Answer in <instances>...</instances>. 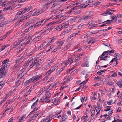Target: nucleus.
I'll list each match as a JSON object with an SVG mask.
<instances>
[{"label": "nucleus", "mask_w": 122, "mask_h": 122, "mask_svg": "<svg viewBox=\"0 0 122 122\" xmlns=\"http://www.w3.org/2000/svg\"><path fill=\"white\" fill-rule=\"evenodd\" d=\"M114 51L115 50L113 49L109 51H107L104 52L99 57L100 58V60H104L105 61L107 60L106 59L109 57L107 56L108 55V54L113 53Z\"/></svg>", "instance_id": "1"}, {"label": "nucleus", "mask_w": 122, "mask_h": 122, "mask_svg": "<svg viewBox=\"0 0 122 122\" xmlns=\"http://www.w3.org/2000/svg\"><path fill=\"white\" fill-rule=\"evenodd\" d=\"M56 0H53L49 1L47 2L44 4L42 6L43 8L47 6L48 8H51L52 7H55L56 5H55V2Z\"/></svg>", "instance_id": "2"}, {"label": "nucleus", "mask_w": 122, "mask_h": 122, "mask_svg": "<svg viewBox=\"0 0 122 122\" xmlns=\"http://www.w3.org/2000/svg\"><path fill=\"white\" fill-rule=\"evenodd\" d=\"M33 12L32 11H31L28 13L26 16H22L20 19V21H21L22 23L24 22L27 19L29 18L31 16Z\"/></svg>", "instance_id": "3"}, {"label": "nucleus", "mask_w": 122, "mask_h": 122, "mask_svg": "<svg viewBox=\"0 0 122 122\" xmlns=\"http://www.w3.org/2000/svg\"><path fill=\"white\" fill-rule=\"evenodd\" d=\"M24 59V57L22 56H19L15 61V62L16 63V64L15 65V66L16 67L19 65L23 61Z\"/></svg>", "instance_id": "4"}, {"label": "nucleus", "mask_w": 122, "mask_h": 122, "mask_svg": "<svg viewBox=\"0 0 122 122\" xmlns=\"http://www.w3.org/2000/svg\"><path fill=\"white\" fill-rule=\"evenodd\" d=\"M42 77V75L40 76H38V75L35 76L32 78H31L32 82L33 83L35 82L38 80L41 79Z\"/></svg>", "instance_id": "5"}, {"label": "nucleus", "mask_w": 122, "mask_h": 122, "mask_svg": "<svg viewBox=\"0 0 122 122\" xmlns=\"http://www.w3.org/2000/svg\"><path fill=\"white\" fill-rule=\"evenodd\" d=\"M19 74L17 78V80L19 81L24 76L25 74V72H24V70L23 69L20 70L19 72Z\"/></svg>", "instance_id": "6"}, {"label": "nucleus", "mask_w": 122, "mask_h": 122, "mask_svg": "<svg viewBox=\"0 0 122 122\" xmlns=\"http://www.w3.org/2000/svg\"><path fill=\"white\" fill-rule=\"evenodd\" d=\"M51 96V93H47L45 95V98L43 100V102H46L47 100H49L50 97Z\"/></svg>", "instance_id": "7"}, {"label": "nucleus", "mask_w": 122, "mask_h": 122, "mask_svg": "<svg viewBox=\"0 0 122 122\" xmlns=\"http://www.w3.org/2000/svg\"><path fill=\"white\" fill-rule=\"evenodd\" d=\"M41 113V111H39L37 112L35 114L33 115L30 117V118L34 121L36 117H37L39 114Z\"/></svg>", "instance_id": "8"}, {"label": "nucleus", "mask_w": 122, "mask_h": 122, "mask_svg": "<svg viewBox=\"0 0 122 122\" xmlns=\"http://www.w3.org/2000/svg\"><path fill=\"white\" fill-rule=\"evenodd\" d=\"M6 67V66L5 65L2 67L0 69V73H6L5 70V67Z\"/></svg>", "instance_id": "9"}, {"label": "nucleus", "mask_w": 122, "mask_h": 122, "mask_svg": "<svg viewBox=\"0 0 122 122\" xmlns=\"http://www.w3.org/2000/svg\"><path fill=\"white\" fill-rule=\"evenodd\" d=\"M43 11V10H41L40 9L38 10L34 13L32 15H38L41 14Z\"/></svg>", "instance_id": "10"}, {"label": "nucleus", "mask_w": 122, "mask_h": 122, "mask_svg": "<svg viewBox=\"0 0 122 122\" xmlns=\"http://www.w3.org/2000/svg\"><path fill=\"white\" fill-rule=\"evenodd\" d=\"M114 82L120 88L122 87V82H121L120 81H117L116 80H114Z\"/></svg>", "instance_id": "11"}, {"label": "nucleus", "mask_w": 122, "mask_h": 122, "mask_svg": "<svg viewBox=\"0 0 122 122\" xmlns=\"http://www.w3.org/2000/svg\"><path fill=\"white\" fill-rule=\"evenodd\" d=\"M64 43V41H59L57 43V46L58 48L60 49L61 48V47L62 45V44Z\"/></svg>", "instance_id": "12"}, {"label": "nucleus", "mask_w": 122, "mask_h": 122, "mask_svg": "<svg viewBox=\"0 0 122 122\" xmlns=\"http://www.w3.org/2000/svg\"><path fill=\"white\" fill-rule=\"evenodd\" d=\"M14 108V106L10 107L9 108L6 110L4 112H6L7 114H9L13 110Z\"/></svg>", "instance_id": "13"}, {"label": "nucleus", "mask_w": 122, "mask_h": 122, "mask_svg": "<svg viewBox=\"0 0 122 122\" xmlns=\"http://www.w3.org/2000/svg\"><path fill=\"white\" fill-rule=\"evenodd\" d=\"M67 26L66 25V23H64L61 25H59L60 28H61V29L66 28L67 27Z\"/></svg>", "instance_id": "14"}, {"label": "nucleus", "mask_w": 122, "mask_h": 122, "mask_svg": "<svg viewBox=\"0 0 122 122\" xmlns=\"http://www.w3.org/2000/svg\"><path fill=\"white\" fill-rule=\"evenodd\" d=\"M26 12L25 8L20 10L18 12L19 15L23 14L24 13Z\"/></svg>", "instance_id": "15"}, {"label": "nucleus", "mask_w": 122, "mask_h": 122, "mask_svg": "<svg viewBox=\"0 0 122 122\" xmlns=\"http://www.w3.org/2000/svg\"><path fill=\"white\" fill-rule=\"evenodd\" d=\"M41 36H39L37 37H36L33 39L34 42H36L37 41H39V40L41 39Z\"/></svg>", "instance_id": "16"}, {"label": "nucleus", "mask_w": 122, "mask_h": 122, "mask_svg": "<svg viewBox=\"0 0 122 122\" xmlns=\"http://www.w3.org/2000/svg\"><path fill=\"white\" fill-rule=\"evenodd\" d=\"M33 60V58H29L28 59V61L27 63H26L25 64L24 66H28L29 65V64L30 63H31L32 61Z\"/></svg>", "instance_id": "17"}, {"label": "nucleus", "mask_w": 122, "mask_h": 122, "mask_svg": "<svg viewBox=\"0 0 122 122\" xmlns=\"http://www.w3.org/2000/svg\"><path fill=\"white\" fill-rule=\"evenodd\" d=\"M91 111V115L92 117H93V118H94L95 117L96 115L95 114V110L93 109L92 110V109L90 110Z\"/></svg>", "instance_id": "18"}, {"label": "nucleus", "mask_w": 122, "mask_h": 122, "mask_svg": "<svg viewBox=\"0 0 122 122\" xmlns=\"http://www.w3.org/2000/svg\"><path fill=\"white\" fill-rule=\"evenodd\" d=\"M71 46V44H69L66 45V46L64 47V49H62V51H64L66 50L67 49Z\"/></svg>", "instance_id": "19"}, {"label": "nucleus", "mask_w": 122, "mask_h": 122, "mask_svg": "<svg viewBox=\"0 0 122 122\" xmlns=\"http://www.w3.org/2000/svg\"><path fill=\"white\" fill-rule=\"evenodd\" d=\"M90 18V16L89 15H85L83 16L80 19V20H85L87 19L88 18Z\"/></svg>", "instance_id": "20"}, {"label": "nucleus", "mask_w": 122, "mask_h": 122, "mask_svg": "<svg viewBox=\"0 0 122 122\" xmlns=\"http://www.w3.org/2000/svg\"><path fill=\"white\" fill-rule=\"evenodd\" d=\"M64 16V14L63 13H61L59 15H57L55 17V19H56L57 18H61L63 17Z\"/></svg>", "instance_id": "21"}, {"label": "nucleus", "mask_w": 122, "mask_h": 122, "mask_svg": "<svg viewBox=\"0 0 122 122\" xmlns=\"http://www.w3.org/2000/svg\"><path fill=\"white\" fill-rule=\"evenodd\" d=\"M111 14H112V13H111L109 11L107 10V11H106L103 14H101V15H102L106 16L107 15V14L110 15Z\"/></svg>", "instance_id": "22"}, {"label": "nucleus", "mask_w": 122, "mask_h": 122, "mask_svg": "<svg viewBox=\"0 0 122 122\" xmlns=\"http://www.w3.org/2000/svg\"><path fill=\"white\" fill-rule=\"evenodd\" d=\"M12 7L11 6H9L8 7H7L4 8L3 10V11H6L7 10V12L8 11V10H12Z\"/></svg>", "instance_id": "23"}, {"label": "nucleus", "mask_w": 122, "mask_h": 122, "mask_svg": "<svg viewBox=\"0 0 122 122\" xmlns=\"http://www.w3.org/2000/svg\"><path fill=\"white\" fill-rule=\"evenodd\" d=\"M78 34V33L77 32H76L73 34H72L71 35L69 36L68 37V39L70 40L71 39V38L72 37H73L74 36Z\"/></svg>", "instance_id": "24"}, {"label": "nucleus", "mask_w": 122, "mask_h": 122, "mask_svg": "<svg viewBox=\"0 0 122 122\" xmlns=\"http://www.w3.org/2000/svg\"><path fill=\"white\" fill-rule=\"evenodd\" d=\"M32 8L33 7L32 6H30L29 7H26L25 8V9L26 12H27L31 10Z\"/></svg>", "instance_id": "25"}, {"label": "nucleus", "mask_w": 122, "mask_h": 122, "mask_svg": "<svg viewBox=\"0 0 122 122\" xmlns=\"http://www.w3.org/2000/svg\"><path fill=\"white\" fill-rule=\"evenodd\" d=\"M62 121H64L67 120V117L66 115H63L61 117Z\"/></svg>", "instance_id": "26"}, {"label": "nucleus", "mask_w": 122, "mask_h": 122, "mask_svg": "<svg viewBox=\"0 0 122 122\" xmlns=\"http://www.w3.org/2000/svg\"><path fill=\"white\" fill-rule=\"evenodd\" d=\"M32 82V80L31 78H30V79L27 81L26 82H25V85H27L31 83Z\"/></svg>", "instance_id": "27"}, {"label": "nucleus", "mask_w": 122, "mask_h": 122, "mask_svg": "<svg viewBox=\"0 0 122 122\" xmlns=\"http://www.w3.org/2000/svg\"><path fill=\"white\" fill-rule=\"evenodd\" d=\"M87 99V97L85 96L81 97V100L82 102H83L84 101H86Z\"/></svg>", "instance_id": "28"}, {"label": "nucleus", "mask_w": 122, "mask_h": 122, "mask_svg": "<svg viewBox=\"0 0 122 122\" xmlns=\"http://www.w3.org/2000/svg\"><path fill=\"white\" fill-rule=\"evenodd\" d=\"M2 11L0 10V19H2V20H4L5 18L3 16L4 15L2 12Z\"/></svg>", "instance_id": "29"}, {"label": "nucleus", "mask_w": 122, "mask_h": 122, "mask_svg": "<svg viewBox=\"0 0 122 122\" xmlns=\"http://www.w3.org/2000/svg\"><path fill=\"white\" fill-rule=\"evenodd\" d=\"M37 62H36V61H34L33 63L31 64L30 66H29V69H30L31 68L33 67L36 64Z\"/></svg>", "instance_id": "30"}, {"label": "nucleus", "mask_w": 122, "mask_h": 122, "mask_svg": "<svg viewBox=\"0 0 122 122\" xmlns=\"http://www.w3.org/2000/svg\"><path fill=\"white\" fill-rule=\"evenodd\" d=\"M81 66L82 67H87L89 66V65L88 63L86 62L82 64Z\"/></svg>", "instance_id": "31"}, {"label": "nucleus", "mask_w": 122, "mask_h": 122, "mask_svg": "<svg viewBox=\"0 0 122 122\" xmlns=\"http://www.w3.org/2000/svg\"><path fill=\"white\" fill-rule=\"evenodd\" d=\"M41 24L40 22L39 21L38 23H36V24H34L32 25V26H33V27L34 28H35L36 27L38 26L41 25Z\"/></svg>", "instance_id": "32"}, {"label": "nucleus", "mask_w": 122, "mask_h": 122, "mask_svg": "<svg viewBox=\"0 0 122 122\" xmlns=\"http://www.w3.org/2000/svg\"><path fill=\"white\" fill-rule=\"evenodd\" d=\"M32 89L31 88H30L28 91L24 95V96L25 97H26L29 94H30V92H31Z\"/></svg>", "instance_id": "33"}, {"label": "nucleus", "mask_w": 122, "mask_h": 122, "mask_svg": "<svg viewBox=\"0 0 122 122\" xmlns=\"http://www.w3.org/2000/svg\"><path fill=\"white\" fill-rule=\"evenodd\" d=\"M47 30L46 29H43L40 31L41 34H42L43 33H46L47 32Z\"/></svg>", "instance_id": "34"}, {"label": "nucleus", "mask_w": 122, "mask_h": 122, "mask_svg": "<svg viewBox=\"0 0 122 122\" xmlns=\"http://www.w3.org/2000/svg\"><path fill=\"white\" fill-rule=\"evenodd\" d=\"M59 102H60V101H59V99L58 98L55 99V100L53 104L55 105L56 106L57 103Z\"/></svg>", "instance_id": "35"}, {"label": "nucleus", "mask_w": 122, "mask_h": 122, "mask_svg": "<svg viewBox=\"0 0 122 122\" xmlns=\"http://www.w3.org/2000/svg\"><path fill=\"white\" fill-rule=\"evenodd\" d=\"M33 27V26H32V25L28 29H26L25 30V32L26 33L28 32L29 30H31V29Z\"/></svg>", "instance_id": "36"}, {"label": "nucleus", "mask_w": 122, "mask_h": 122, "mask_svg": "<svg viewBox=\"0 0 122 122\" xmlns=\"http://www.w3.org/2000/svg\"><path fill=\"white\" fill-rule=\"evenodd\" d=\"M20 15H19L18 12L17 14L15 15L14 20H16L20 18Z\"/></svg>", "instance_id": "37"}, {"label": "nucleus", "mask_w": 122, "mask_h": 122, "mask_svg": "<svg viewBox=\"0 0 122 122\" xmlns=\"http://www.w3.org/2000/svg\"><path fill=\"white\" fill-rule=\"evenodd\" d=\"M112 72L113 73V74L112 75H110V76L112 77L117 76V74L114 71H113Z\"/></svg>", "instance_id": "38"}, {"label": "nucleus", "mask_w": 122, "mask_h": 122, "mask_svg": "<svg viewBox=\"0 0 122 122\" xmlns=\"http://www.w3.org/2000/svg\"><path fill=\"white\" fill-rule=\"evenodd\" d=\"M38 102V100H37L33 104V105H32L31 107V108H33L34 107L37 105V103Z\"/></svg>", "instance_id": "39"}, {"label": "nucleus", "mask_w": 122, "mask_h": 122, "mask_svg": "<svg viewBox=\"0 0 122 122\" xmlns=\"http://www.w3.org/2000/svg\"><path fill=\"white\" fill-rule=\"evenodd\" d=\"M56 67V66L52 67L49 70V71L52 73L55 71Z\"/></svg>", "instance_id": "40"}, {"label": "nucleus", "mask_w": 122, "mask_h": 122, "mask_svg": "<svg viewBox=\"0 0 122 122\" xmlns=\"http://www.w3.org/2000/svg\"><path fill=\"white\" fill-rule=\"evenodd\" d=\"M112 22V20H108L107 21L102 22V23H105L106 24H109Z\"/></svg>", "instance_id": "41"}, {"label": "nucleus", "mask_w": 122, "mask_h": 122, "mask_svg": "<svg viewBox=\"0 0 122 122\" xmlns=\"http://www.w3.org/2000/svg\"><path fill=\"white\" fill-rule=\"evenodd\" d=\"M53 39H52V40H51V41H50L48 42V43H47V45H46L45 46H44V48H46V47H47V45H50L51 44V42H53L52 41H53Z\"/></svg>", "instance_id": "42"}, {"label": "nucleus", "mask_w": 122, "mask_h": 122, "mask_svg": "<svg viewBox=\"0 0 122 122\" xmlns=\"http://www.w3.org/2000/svg\"><path fill=\"white\" fill-rule=\"evenodd\" d=\"M9 60L7 59L4 60L2 62V64H4L7 63L9 61Z\"/></svg>", "instance_id": "43"}, {"label": "nucleus", "mask_w": 122, "mask_h": 122, "mask_svg": "<svg viewBox=\"0 0 122 122\" xmlns=\"http://www.w3.org/2000/svg\"><path fill=\"white\" fill-rule=\"evenodd\" d=\"M112 20V22H114V23L116 21L117 19L114 16H112V20Z\"/></svg>", "instance_id": "44"}, {"label": "nucleus", "mask_w": 122, "mask_h": 122, "mask_svg": "<svg viewBox=\"0 0 122 122\" xmlns=\"http://www.w3.org/2000/svg\"><path fill=\"white\" fill-rule=\"evenodd\" d=\"M45 88L44 87H43L42 88V90L40 92L39 94L41 95L43 93V92L45 91Z\"/></svg>", "instance_id": "45"}, {"label": "nucleus", "mask_w": 122, "mask_h": 122, "mask_svg": "<svg viewBox=\"0 0 122 122\" xmlns=\"http://www.w3.org/2000/svg\"><path fill=\"white\" fill-rule=\"evenodd\" d=\"M104 116H106L105 118L107 119H110V117L109 115L107 114H106L103 115Z\"/></svg>", "instance_id": "46"}, {"label": "nucleus", "mask_w": 122, "mask_h": 122, "mask_svg": "<svg viewBox=\"0 0 122 122\" xmlns=\"http://www.w3.org/2000/svg\"><path fill=\"white\" fill-rule=\"evenodd\" d=\"M54 62V61L53 59H52L51 61L48 63L47 64V66H48L49 67Z\"/></svg>", "instance_id": "47"}, {"label": "nucleus", "mask_w": 122, "mask_h": 122, "mask_svg": "<svg viewBox=\"0 0 122 122\" xmlns=\"http://www.w3.org/2000/svg\"><path fill=\"white\" fill-rule=\"evenodd\" d=\"M6 74V73H0V78H3Z\"/></svg>", "instance_id": "48"}, {"label": "nucleus", "mask_w": 122, "mask_h": 122, "mask_svg": "<svg viewBox=\"0 0 122 122\" xmlns=\"http://www.w3.org/2000/svg\"><path fill=\"white\" fill-rule=\"evenodd\" d=\"M68 17V16H66L65 17H64L62 19H61L59 21V22L61 23L62 21L63 20L66 19Z\"/></svg>", "instance_id": "49"}, {"label": "nucleus", "mask_w": 122, "mask_h": 122, "mask_svg": "<svg viewBox=\"0 0 122 122\" xmlns=\"http://www.w3.org/2000/svg\"><path fill=\"white\" fill-rule=\"evenodd\" d=\"M119 117L118 115L114 117V120L112 121L113 122H116L117 121L119 118Z\"/></svg>", "instance_id": "50"}, {"label": "nucleus", "mask_w": 122, "mask_h": 122, "mask_svg": "<svg viewBox=\"0 0 122 122\" xmlns=\"http://www.w3.org/2000/svg\"><path fill=\"white\" fill-rule=\"evenodd\" d=\"M107 103L109 105H111L113 103V102L112 100L108 101L107 102Z\"/></svg>", "instance_id": "51"}, {"label": "nucleus", "mask_w": 122, "mask_h": 122, "mask_svg": "<svg viewBox=\"0 0 122 122\" xmlns=\"http://www.w3.org/2000/svg\"><path fill=\"white\" fill-rule=\"evenodd\" d=\"M98 25V24H96L94 25H90L88 26V27L89 28H90V29L91 28H93L94 27L96 26L97 25Z\"/></svg>", "instance_id": "52"}, {"label": "nucleus", "mask_w": 122, "mask_h": 122, "mask_svg": "<svg viewBox=\"0 0 122 122\" xmlns=\"http://www.w3.org/2000/svg\"><path fill=\"white\" fill-rule=\"evenodd\" d=\"M111 107V106H107L106 109H105L104 111H107L110 110Z\"/></svg>", "instance_id": "53"}, {"label": "nucleus", "mask_w": 122, "mask_h": 122, "mask_svg": "<svg viewBox=\"0 0 122 122\" xmlns=\"http://www.w3.org/2000/svg\"><path fill=\"white\" fill-rule=\"evenodd\" d=\"M73 20V19L72 18H71L68 20V21H67L66 23L67 24H70L72 21Z\"/></svg>", "instance_id": "54"}, {"label": "nucleus", "mask_w": 122, "mask_h": 122, "mask_svg": "<svg viewBox=\"0 0 122 122\" xmlns=\"http://www.w3.org/2000/svg\"><path fill=\"white\" fill-rule=\"evenodd\" d=\"M57 84V83H53L51 84H50L49 85H50V86H52V88L54 87H55L56 85Z\"/></svg>", "instance_id": "55"}, {"label": "nucleus", "mask_w": 122, "mask_h": 122, "mask_svg": "<svg viewBox=\"0 0 122 122\" xmlns=\"http://www.w3.org/2000/svg\"><path fill=\"white\" fill-rule=\"evenodd\" d=\"M69 63V61L68 60V59L67 60L65 61H64V64L66 66Z\"/></svg>", "instance_id": "56"}, {"label": "nucleus", "mask_w": 122, "mask_h": 122, "mask_svg": "<svg viewBox=\"0 0 122 122\" xmlns=\"http://www.w3.org/2000/svg\"><path fill=\"white\" fill-rule=\"evenodd\" d=\"M51 73L49 70L47 71L45 75L46 76H47L48 77V76L50 75Z\"/></svg>", "instance_id": "57"}, {"label": "nucleus", "mask_w": 122, "mask_h": 122, "mask_svg": "<svg viewBox=\"0 0 122 122\" xmlns=\"http://www.w3.org/2000/svg\"><path fill=\"white\" fill-rule=\"evenodd\" d=\"M79 6H80V8H84L87 7L86 5L85 6H83L82 4L79 5Z\"/></svg>", "instance_id": "58"}, {"label": "nucleus", "mask_w": 122, "mask_h": 122, "mask_svg": "<svg viewBox=\"0 0 122 122\" xmlns=\"http://www.w3.org/2000/svg\"><path fill=\"white\" fill-rule=\"evenodd\" d=\"M68 60L69 61V63H70V64L73 63V61L74 60L73 59H70V58H68Z\"/></svg>", "instance_id": "59"}, {"label": "nucleus", "mask_w": 122, "mask_h": 122, "mask_svg": "<svg viewBox=\"0 0 122 122\" xmlns=\"http://www.w3.org/2000/svg\"><path fill=\"white\" fill-rule=\"evenodd\" d=\"M100 2L99 1L97 2H95L94 4H93V5H99L100 4Z\"/></svg>", "instance_id": "60"}, {"label": "nucleus", "mask_w": 122, "mask_h": 122, "mask_svg": "<svg viewBox=\"0 0 122 122\" xmlns=\"http://www.w3.org/2000/svg\"><path fill=\"white\" fill-rule=\"evenodd\" d=\"M34 53V51H32L31 52H30V53H29V54H28V56H30L31 55H32Z\"/></svg>", "instance_id": "61"}, {"label": "nucleus", "mask_w": 122, "mask_h": 122, "mask_svg": "<svg viewBox=\"0 0 122 122\" xmlns=\"http://www.w3.org/2000/svg\"><path fill=\"white\" fill-rule=\"evenodd\" d=\"M0 5L2 7H5V6L6 5V4L4 3V2H2L0 4Z\"/></svg>", "instance_id": "62"}, {"label": "nucleus", "mask_w": 122, "mask_h": 122, "mask_svg": "<svg viewBox=\"0 0 122 122\" xmlns=\"http://www.w3.org/2000/svg\"><path fill=\"white\" fill-rule=\"evenodd\" d=\"M90 98L92 101L96 99V98L94 96H93V97H91Z\"/></svg>", "instance_id": "63"}, {"label": "nucleus", "mask_w": 122, "mask_h": 122, "mask_svg": "<svg viewBox=\"0 0 122 122\" xmlns=\"http://www.w3.org/2000/svg\"><path fill=\"white\" fill-rule=\"evenodd\" d=\"M34 121L30 118L28 119L27 122H33Z\"/></svg>", "instance_id": "64"}]
</instances>
